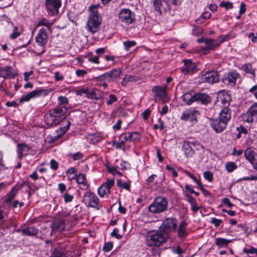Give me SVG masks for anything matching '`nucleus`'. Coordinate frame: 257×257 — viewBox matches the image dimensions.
Here are the masks:
<instances>
[{
	"instance_id": "f257e3e1",
	"label": "nucleus",
	"mask_w": 257,
	"mask_h": 257,
	"mask_svg": "<svg viewBox=\"0 0 257 257\" xmlns=\"http://www.w3.org/2000/svg\"><path fill=\"white\" fill-rule=\"evenodd\" d=\"M67 110L66 107L61 105L49 110L45 117L47 124L49 126H55L59 124L61 121H65V115Z\"/></svg>"
},
{
	"instance_id": "f03ea898",
	"label": "nucleus",
	"mask_w": 257,
	"mask_h": 257,
	"mask_svg": "<svg viewBox=\"0 0 257 257\" xmlns=\"http://www.w3.org/2000/svg\"><path fill=\"white\" fill-rule=\"evenodd\" d=\"M99 5H92L89 7L91 12L86 25L87 30L92 34H94L99 30V27L101 23V18L98 15L97 8Z\"/></svg>"
},
{
	"instance_id": "7ed1b4c3",
	"label": "nucleus",
	"mask_w": 257,
	"mask_h": 257,
	"mask_svg": "<svg viewBox=\"0 0 257 257\" xmlns=\"http://www.w3.org/2000/svg\"><path fill=\"white\" fill-rule=\"evenodd\" d=\"M168 238L169 235L167 234H164L162 231H157L148 234L145 242L148 246L159 247L166 242Z\"/></svg>"
},
{
	"instance_id": "20e7f679",
	"label": "nucleus",
	"mask_w": 257,
	"mask_h": 257,
	"mask_svg": "<svg viewBox=\"0 0 257 257\" xmlns=\"http://www.w3.org/2000/svg\"><path fill=\"white\" fill-rule=\"evenodd\" d=\"M167 199L162 196L156 197L153 202L149 206V211L153 214H159L166 211L168 208Z\"/></svg>"
},
{
	"instance_id": "39448f33",
	"label": "nucleus",
	"mask_w": 257,
	"mask_h": 257,
	"mask_svg": "<svg viewBox=\"0 0 257 257\" xmlns=\"http://www.w3.org/2000/svg\"><path fill=\"white\" fill-rule=\"evenodd\" d=\"M82 202L88 207L99 210L102 206L97 196L90 191H87L84 194Z\"/></svg>"
},
{
	"instance_id": "423d86ee",
	"label": "nucleus",
	"mask_w": 257,
	"mask_h": 257,
	"mask_svg": "<svg viewBox=\"0 0 257 257\" xmlns=\"http://www.w3.org/2000/svg\"><path fill=\"white\" fill-rule=\"evenodd\" d=\"M121 74V69H113L111 70L104 73L99 76L94 77L96 81H106L108 82H112L119 78Z\"/></svg>"
},
{
	"instance_id": "0eeeda50",
	"label": "nucleus",
	"mask_w": 257,
	"mask_h": 257,
	"mask_svg": "<svg viewBox=\"0 0 257 257\" xmlns=\"http://www.w3.org/2000/svg\"><path fill=\"white\" fill-rule=\"evenodd\" d=\"M118 19L126 25H128L136 21L135 14L128 9H121L118 14Z\"/></svg>"
},
{
	"instance_id": "6e6552de",
	"label": "nucleus",
	"mask_w": 257,
	"mask_h": 257,
	"mask_svg": "<svg viewBox=\"0 0 257 257\" xmlns=\"http://www.w3.org/2000/svg\"><path fill=\"white\" fill-rule=\"evenodd\" d=\"M45 4L49 15L56 16L59 14V10L61 6V0H45Z\"/></svg>"
},
{
	"instance_id": "1a4fd4ad",
	"label": "nucleus",
	"mask_w": 257,
	"mask_h": 257,
	"mask_svg": "<svg viewBox=\"0 0 257 257\" xmlns=\"http://www.w3.org/2000/svg\"><path fill=\"white\" fill-rule=\"evenodd\" d=\"M50 91L48 89H44L42 88H39L34 90L26 95H24L22 96L19 100L20 103H23L26 101H29L31 99L33 98L38 97L41 96H46Z\"/></svg>"
},
{
	"instance_id": "9d476101",
	"label": "nucleus",
	"mask_w": 257,
	"mask_h": 257,
	"mask_svg": "<svg viewBox=\"0 0 257 257\" xmlns=\"http://www.w3.org/2000/svg\"><path fill=\"white\" fill-rule=\"evenodd\" d=\"M177 221L173 217L166 218L162 222V232L164 234H168L177 229Z\"/></svg>"
},
{
	"instance_id": "9b49d317",
	"label": "nucleus",
	"mask_w": 257,
	"mask_h": 257,
	"mask_svg": "<svg viewBox=\"0 0 257 257\" xmlns=\"http://www.w3.org/2000/svg\"><path fill=\"white\" fill-rule=\"evenodd\" d=\"M239 77V74L235 71L229 72L225 74L222 78V82L225 85L233 86L236 79Z\"/></svg>"
},
{
	"instance_id": "f8f14e48",
	"label": "nucleus",
	"mask_w": 257,
	"mask_h": 257,
	"mask_svg": "<svg viewBox=\"0 0 257 257\" xmlns=\"http://www.w3.org/2000/svg\"><path fill=\"white\" fill-rule=\"evenodd\" d=\"M243 119L247 122H252L254 119H257V103H254L246 113L242 114Z\"/></svg>"
},
{
	"instance_id": "ddd939ff",
	"label": "nucleus",
	"mask_w": 257,
	"mask_h": 257,
	"mask_svg": "<svg viewBox=\"0 0 257 257\" xmlns=\"http://www.w3.org/2000/svg\"><path fill=\"white\" fill-rule=\"evenodd\" d=\"M153 5L155 11L160 14H165L170 10V7L167 0H154Z\"/></svg>"
},
{
	"instance_id": "4468645a",
	"label": "nucleus",
	"mask_w": 257,
	"mask_h": 257,
	"mask_svg": "<svg viewBox=\"0 0 257 257\" xmlns=\"http://www.w3.org/2000/svg\"><path fill=\"white\" fill-rule=\"evenodd\" d=\"M184 66L180 68V71L185 75L191 74L196 70V65L189 59L183 60Z\"/></svg>"
},
{
	"instance_id": "2eb2a0df",
	"label": "nucleus",
	"mask_w": 257,
	"mask_h": 257,
	"mask_svg": "<svg viewBox=\"0 0 257 257\" xmlns=\"http://www.w3.org/2000/svg\"><path fill=\"white\" fill-rule=\"evenodd\" d=\"M66 221L62 218L55 220L50 225L51 228V235L55 231H63L66 230Z\"/></svg>"
},
{
	"instance_id": "dca6fc26",
	"label": "nucleus",
	"mask_w": 257,
	"mask_h": 257,
	"mask_svg": "<svg viewBox=\"0 0 257 257\" xmlns=\"http://www.w3.org/2000/svg\"><path fill=\"white\" fill-rule=\"evenodd\" d=\"M202 82L209 83H215L218 82L220 79L219 74L216 71H208L202 76Z\"/></svg>"
},
{
	"instance_id": "f3484780",
	"label": "nucleus",
	"mask_w": 257,
	"mask_h": 257,
	"mask_svg": "<svg viewBox=\"0 0 257 257\" xmlns=\"http://www.w3.org/2000/svg\"><path fill=\"white\" fill-rule=\"evenodd\" d=\"M114 185L113 180H107L105 183L102 184L97 189L98 194L100 197H103L105 195L110 194V189Z\"/></svg>"
},
{
	"instance_id": "a211bd4d",
	"label": "nucleus",
	"mask_w": 257,
	"mask_h": 257,
	"mask_svg": "<svg viewBox=\"0 0 257 257\" xmlns=\"http://www.w3.org/2000/svg\"><path fill=\"white\" fill-rule=\"evenodd\" d=\"M244 157L253 166V169L257 170V153L251 148H247L244 151Z\"/></svg>"
},
{
	"instance_id": "6ab92c4d",
	"label": "nucleus",
	"mask_w": 257,
	"mask_h": 257,
	"mask_svg": "<svg viewBox=\"0 0 257 257\" xmlns=\"http://www.w3.org/2000/svg\"><path fill=\"white\" fill-rule=\"evenodd\" d=\"M198 114V112L197 111L188 109L183 112L180 118L181 120L190 121L191 122L194 123L197 122L196 117Z\"/></svg>"
},
{
	"instance_id": "aec40b11",
	"label": "nucleus",
	"mask_w": 257,
	"mask_h": 257,
	"mask_svg": "<svg viewBox=\"0 0 257 257\" xmlns=\"http://www.w3.org/2000/svg\"><path fill=\"white\" fill-rule=\"evenodd\" d=\"M24 185L23 184H17L13 187L11 190L7 194L5 197L4 202L7 204L10 205L13 200L15 198L19 190H20Z\"/></svg>"
},
{
	"instance_id": "412c9836",
	"label": "nucleus",
	"mask_w": 257,
	"mask_h": 257,
	"mask_svg": "<svg viewBox=\"0 0 257 257\" xmlns=\"http://www.w3.org/2000/svg\"><path fill=\"white\" fill-rule=\"evenodd\" d=\"M76 179L77 184L79 185V188L82 190H87L89 187V184L86 179L85 176L83 174L75 175V176L71 177L70 180Z\"/></svg>"
},
{
	"instance_id": "4be33fe9",
	"label": "nucleus",
	"mask_w": 257,
	"mask_h": 257,
	"mask_svg": "<svg viewBox=\"0 0 257 257\" xmlns=\"http://www.w3.org/2000/svg\"><path fill=\"white\" fill-rule=\"evenodd\" d=\"M210 124L215 132L219 133L226 127L227 123L219 118H217L210 119Z\"/></svg>"
},
{
	"instance_id": "5701e85b",
	"label": "nucleus",
	"mask_w": 257,
	"mask_h": 257,
	"mask_svg": "<svg viewBox=\"0 0 257 257\" xmlns=\"http://www.w3.org/2000/svg\"><path fill=\"white\" fill-rule=\"evenodd\" d=\"M16 74L11 66L0 67V77L4 79L14 78Z\"/></svg>"
},
{
	"instance_id": "b1692460",
	"label": "nucleus",
	"mask_w": 257,
	"mask_h": 257,
	"mask_svg": "<svg viewBox=\"0 0 257 257\" xmlns=\"http://www.w3.org/2000/svg\"><path fill=\"white\" fill-rule=\"evenodd\" d=\"M187 223L185 220L182 221L179 224L177 229V235L180 239H184L188 235L187 231Z\"/></svg>"
},
{
	"instance_id": "393cba45",
	"label": "nucleus",
	"mask_w": 257,
	"mask_h": 257,
	"mask_svg": "<svg viewBox=\"0 0 257 257\" xmlns=\"http://www.w3.org/2000/svg\"><path fill=\"white\" fill-rule=\"evenodd\" d=\"M47 35L46 30L44 28L40 29L36 37L37 43L41 46H44L47 43Z\"/></svg>"
},
{
	"instance_id": "a878e982",
	"label": "nucleus",
	"mask_w": 257,
	"mask_h": 257,
	"mask_svg": "<svg viewBox=\"0 0 257 257\" xmlns=\"http://www.w3.org/2000/svg\"><path fill=\"white\" fill-rule=\"evenodd\" d=\"M211 101L210 97L204 93H196V101L200 102L203 104H207Z\"/></svg>"
},
{
	"instance_id": "bb28decb",
	"label": "nucleus",
	"mask_w": 257,
	"mask_h": 257,
	"mask_svg": "<svg viewBox=\"0 0 257 257\" xmlns=\"http://www.w3.org/2000/svg\"><path fill=\"white\" fill-rule=\"evenodd\" d=\"M181 98L185 104L190 105L193 102L196 101V93H186L181 96Z\"/></svg>"
},
{
	"instance_id": "cd10ccee",
	"label": "nucleus",
	"mask_w": 257,
	"mask_h": 257,
	"mask_svg": "<svg viewBox=\"0 0 257 257\" xmlns=\"http://www.w3.org/2000/svg\"><path fill=\"white\" fill-rule=\"evenodd\" d=\"M218 118L227 123L231 118L230 109L227 107L223 108L219 113Z\"/></svg>"
},
{
	"instance_id": "c85d7f7f",
	"label": "nucleus",
	"mask_w": 257,
	"mask_h": 257,
	"mask_svg": "<svg viewBox=\"0 0 257 257\" xmlns=\"http://www.w3.org/2000/svg\"><path fill=\"white\" fill-rule=\"evenodd\" d=\"M167 86L162 88L160 86H154L152 88V91L155 92L156 96L159 98H164L166 95V89Z\"/></svg>"
},
{
	"instance_id": "c756f323",
	"label": "nucleus",
	"mask_w": 257,
	"mask_h": 257,
	"mask_svg": "<svg viewBox=\"0 0 257 257\" xmlns=\"http://www.w3.org/2000/svg\"><path fill=\"white\" fill-rule=\"evenodd\" d=\"M182 149L187 157L191 156L194 153L193 148L192 147L190 141H184Z\"/></svg>"
},
{
	"instance_id": "7c9ffc66",
	"label": "nucleus",
	"mask_w": 257,
	"mask_h": 257,
	"mask_svg": "<svg viewBox=\"0 0 257 257\" xmlns=\"http://www.w3.org/2000/svg\"><path fill=\"white\" fill-rule=\"evenodd\" d=\"M220 42L212 39H207L205 43L206 46L203 48L204 50H214L219 46Z\"/></svg>"
},
{
	"instance_id": "2f4dec72",
	"label": "nucleus",
	"mask_w": 257,
	"mask_h": 257,
	"mask_svg": "<svg viewBox=\"0 0 257 257\" xmlns=\"http://www.w3.org/2000/svg\"><path fill=\"white\" fill-rule=\"evenodd\" d=\"M38 232V229L33 226L24 228L22 230V234L27 236H35L37 235Z\"/></svg>"
},
{
	"instance_id": "473e14b6",
	"label": "nucleus",
	"mask_w": 257,
	"mask_h": 257,
	"mask_svg": "<svg viewBox=\"0 0 257 257\" xmlns=\"http://www.w3.org/2000/svg\"><path fill=\"white\" fill-rule=\"evenodd\" d=\"M231 242V240L220 237L216 238L215 240V243L218 248L226 247Z\"/></svg>"
},
{
	"instance_id": "72a5a7b5",
	"label": "nucleus",
	"mask_w": 257,
	"mask_h": 257,
	"mask_svg": "<svg viewBox=\"0 0 257 257\" xmlns=\"http://www.w3.org/2000/svg\"><path fill=\"white\" fill-rule=\"evenodd\" d=\"M86 97L92 99L98 100L101 97V95L98 89H94L91 91L88 90Z\"/></svg>"
},
{
	"instance_id": "f704fd0d",
	"label": "nucleus",
	"mask_w": 257,
	"mask_h": 257,
	"mask_svg": "<svg viewBox=\"0 0 257 257\" xmlns=\"http://www.w3.org/2000/svg\"><path fill=\"white\" fill-rule=\"evenodd\" d=\"M53 23V22L49 21L46 18H43L38 22L37 26L40 27L41 26H44L47 27L49 29Z\"/></svg>"
},
{
	"instance_id": "c9c22d12",
	"label": "nucleus",
	"mask_w": 257,
	"mask_h": 257,
	"mask_svg": "<svg viewBox=\"0 0 257 257\" xmlns=\"http://www.w3.org/2000/svg\"><path fill=\"white\" fill-rule=\"evenodd\" d=\"M129 139L130 142H137L140 141L141 139V135L140 133L137 132L132 133L128 132Z\"/></svg>"
},
{
	"instance_id": "e433bc0d",
	"label": "nucleus",
	"mask_w": 257,
	"mask_h": 257,
	"mask_svg": "<svg viewBox=\"0 0 257 257\" xmlns=\"http://www.w3.org/2000/svg\"><path fill=\"white\" fill-rule=\"evenodd\" d=\"M242 70L247 73L255 75V69L252 68L250 63L244 64L242 67Z\"/></svg>"
},
{
	"instance_id": "4c0bfd02",
	"label": "nucleus",
	"mask_w": 257,
	"mask_h": 257,
	"mask_svg": "<svg viewBox=\"0 0 257 257\" xmlns=\"http://www.w3.org/2000/svg\"><path fill=\"white\" fill-rule=\"evenodd\" d=\"M237 166L234 162H229L225 164V169L227 172L231 173L237 168Z\"/></svg>"
},
{
	"instance_id": "58836bf2",
	"label": "nucleus",
	"mask_w": 257,
	"mask_h": 257,
	"mask_svg": "<svg viewBox=\"0 0 257 257\" xmlns=\"http://www.w3.org/2000/svg\"><path fill=\"white\" fill-rule=\"evenodd\" d=\"M50 257H66V255L63 251H60L58 248H54Z\"/></svg>"
},
{
	"instance_id": "ea45409f",
	"label": "nucleus",
	"mask_w": 257,
	"mask_h": 257,
	"mask_svg": "<svg viewBox=\"0 0 257 257\" xmlns=\"http://www.w3.org/2000/svg\"><path fill=\"white\" fill-rule=\"evenodd\" d=\"M116 184L118 187L122 188L123 189H124L130 191V183H128V182L122 183V181L121 180L119 179V180H117Z\"/></svg>"
},
{
	"instance_id": "a19ab883",
	"label": "nucleus",
	"mask_w": 257,
	"mask_h": 257,
	"mask_svg": "<svg viewBox=\"0 0 257 257\" xmlns=\"http://www.w3.org/2000/svg\"><path fill=\"white\" fill-rule=\"evenodd\" d=\"M64 201L65 203L70 202L72 201L74 198L73 194L66 191L63 195Z\"/></svg>"
},
{
	"instance_id": "79ce46f5",
	"label": "nucleus",
	"mask_w": 257,
	"mask_h": 257,
	"mask_svg": "<svg viewBox=\"0 0 257 257\" xmlns=\"http://www.w3.org/2000/svg\"><path fill=\"white\" fill-rule=\"evenodd\" d=\"M26 147V145L23 144H18L17 145V153L18 155V157L20 159H21L23 157V152L24 151V148Z\"/></svg>"
},
{
	"instance_id": "37998d69",
	"label": "nucleus",
	"mask_w": 257,
	"mask_h": 257,
	"mask_svg": "<svg viewBox=\"0 0 257 257\" xmlns=\"http://www.w3.org/2000/svg\"><path fill=\"white\" fill-rule=\"evenodd\" d=\"M128 132L122 134L119 137V142L124 144L126 142L130 141Z\"/></svg>"
},
{
	"instance_id": "c03bdc74",
	"label": "nucleus",
	"mask_w": 257,
	"mask_h": 257,
	"mask_svg": "<svg viewBox=\"0 0 257 257\" xmlns=\"http://www.w3.org/2000/svg\"><path fill=\"white\" fill-rule=\"evenodd\" d=\"M136 45V42L134 41H126L123 42V45L124 46L125 49L127 51L130 50V48L135 46Z\"/></svg>"
},
{
	"instance_id": "a18cd8bd",
	"label": "nucleus",
	"mask_w": 257,
	"mask_h": 257,
	"mask_svg": "<svg viewBox=\"0 0 257 257\" xmlns=\"http://www.w3.org/2000/svg\"><path fill=\"white\" fill-rule=\"evenodd\" d=\"M243 252L246 254H257V248L253 247H250L249 248H244Z\"/></svg>"
},
{
	"instance_id": "49530a36",
	"label": "nucleus",
	"mask_w": 257,
	"mask_h": 257,
	"mask_svg": "<svg viewBox=\"0 0 257 257\" xmlns=\"http://www.w3.org/2000/svg\"><path fill=\"white\" fill-rule=\"evenodd\" d=\"M117 100V99L115 95L114 94H110L108 96V99L106 102V104L107 105H110L113 102H116Z\"/></svg>"
},
{
	"instance_id": "de8ad7c7",
	"label": "nucleus",
	"mask_w": 257,
	"mask_h": 257,
	"mask_svg": "<svg viewBox=\"0 0 257 257\" xmlns=\"http://www.w3.org/2000/svg\"><path fill=\"white\" fill-rule=\"evenodd\" d=\"M203 177L206 180H207L209 182H211L213 179V174L210 171L204 172L203 173Z\"/></svg>"
},
{
	"instance_id": "09e8293b",
	"label": "nucleus",
	"mask_w": 257,
	"mask_h": 257,
	"mask_svg": "<svg viewBox=\"0 0 257 257\" xmlns=\"http://www.w3.org/2000/svg\"><path fill=\"white\" fill-rule=\"evenodd\" d=\"M68 17L70 21L74 23L76 25H77V21L78 20L77 17L74 15V14L70 12L68 14Z\"/></svg>"
},
{
	"instance_id": "8fccbe9b",
	"label": "nucleus",
	"mask_w": 257,
	"mask_h": 257,
	"mask_svg": "<svg viewBox=\"0 0 257 257\" xmlns=\"http://www.w3.org/2000/svg\"><path fill=\"white\" fill-rule=\"evenodd\" d=\"M126 78L128 82H138L140 80V78L136 76L126 75Z\"/></svg>"
},
{
	"instance_id": "3c124183",
	"label": "nucleus",
	"mask_w": 257,
	"mask_h": 257,
	"mask_svg": "<svg viewBox=\"0 0 257 257\" xmlns=\"http://www.w3.org/2000/svg\"><path fill=\"white\" fill-rule=\"evenodd\" d=\"M112 243L111 242H108L104 244L103 250L105 252H108L112 249Z\"/></svg>"
},
{
	"instance_id": "603ef678",
	"label": "nucleus",
	"mask_w": 257,
	"mask_h": 257,
	"mask_svg": "<svg viewBox=\"0 0 257 257\" xmlns=\"http://www.w3.org/2000/svg\"><path fill=\"white\" fill-rule=\"evenodd\" d=\"M59 101V105H62V104H67L68 103V99L65 96H60L58 97Z\"/></svg>"
},
{
	"instance_id": "864d4df0",
	"label": "nucleus",
	"mask_w": 257,
	"mask_h": 257,
	"mask_svg": "<svg viewBox=\"0 0 257 257\" xmlns=\"http://www.w3.org/2000/svg\"><path fill=\"white\" fill-rule=\"evenodd\" d=\"M220 6L225 8L226 10L232 9L233 5L231 2H222L220 4Z\"/></svg>"
},
{
	"instance_id": "5fc2aeb1",
	"label": "nucleus",
	"mask_w": 257,
	"mask_h": 257,
	"mask_svg": "<svg viewBox=\"0 0 257 257\" xmlns=\"http://www.w3.org/2000/svg\"><path fill=\"white\" fill-rule=\"evenodd\" d=\"M118 229L115 228L113 229V231L111 233V236L115 237L117 239H120L122 237V235L118 233Z\"/></svg>"
},
{
	"instance_id": "6e6d98bb",
	"label": "nucleus",
	"mask_w": 257,
	"mask_h": 257,
	"mask_svg": "<svg viewBox=\"0 0 257 257\" xmlns=\"http://www.w3.org/2000/svg\"><path fill=\"white\" fill-rule=\"evenodd\" d=\"M190 143H191V145L192 146V147L193 148V149H195L196 150H200V149H203L204 148L197 141H192V142H190Z\"/></svg>"
},
{
	"instance_id": "4d7b16f0",
	"label": "nucleus",
	"mask_w": 257,
	"mask_h": 257,
	"mask_svg": "<svg viewBox=\"0 0 257 257\" xmlns=\"http://www.w3.org/2000/svg\"><path fill=\"white\" fill-rule=\"evenodd\" d=\"M18 28L17 27H15L14 29V31L13 33L11 35V38L12 39H15L17 38L18 36H19L21 34V33L18 31Z\"/></svg>"
},
{
	"instance_id": "13d9d810",
	"label": "nucleus",
	"mask_w": 257,
	"mask_h": 257,
	"mask_svg": "<svg viewBox=\"0 0 257 257\" xmlns=\"http://www.w3.org/2000/svg\"><path fill=\"white\" fill-rule=\"evenodd\" d=\"M76 169L74 167H72V168H69L67 170L66 173H67V175H68L69 179H70V178H71L70 177V175L73 174V175H74L73 176H75V175H77L76 174Z\"/></svg>"
},
{
	"instance_id": "bf43d9fd",
	"label": "nucleus",
	"mask_w": 257,
	"mask_h": 257,
	"mask_svg": "<svg viewBox=\"0 0 257 257\" xmlns=\"http://www.w3.org/2000/svg\"><path fill=\"white\" fill-rule=\"evenodd\" d=\"M50 167L52 170H56L58 168V163L55 160L52 159L50 161Z\"/></svg>"
},
{
	"instance_id": "052dcab7",
	"label": "nucleus",
	"mask_w": 257,
	"mask_h": 257,
	"mask_svg": "<svg viewBox=\"0 0 257 257\" xmlns=\"http://www.w3.org/2000/svg\"><path fill=\"white\" fill-rule=\"evenodd\" d=\"M237 227L243 230L244 233L246 234L247 236H248V235L250 234V233L248 231V227H246V225L240 224L238 225Z\"/></svg>"
},
{
	"instance_id": "680f3d73",
	"label": "nucleus",
	"mask_w": 257,
	"mask_h": 257,
	"mask_svg": "<svg viewBox=\"0 0 257 257\" xmlns=\"http://www.w3.org/2000/svg\"><path fill=\"white\" fill-rule=\"evenodd\" d=\"M222 202L226 205L228 207L231 208L233 204L230 201L228 198H224L222 199Z\"/></svg>"
},
{
	"instance_id": "e2e57ef3",
	"label": "nucleus",
	"mask_w": 257,
	"mask_h": 257,
	"mask_svg": "<svg viewBox=\"0 0 257 257\" xmlns=\"http://www.w3.org/2000/svg\"><path fill=\"white\" fill-rule=\"evenodd\" d=\"M210 222L212 224H214L215 226L218 227L222 222V220L221 219H217L216 218H213L211 219Z\"/></svg>"
},
{
	"instance_id": "0e129e2a",
	"label": "nucleus",
	"mask_w": 257,
	"mask_h": 257,
	"mask_svg": "<svg viewBox=\"0 0 257 257\" xmlns=\"http://www.w3.org/2000/svg\"><path fill=\"white\" fill-rule=\"evenodd\" d=\"M166 169L167 170L171 171L172 174V176L173 177H176L178 176L177 172L171 166L169 165H167L166 167Z\"/></svg>"
},
{
	"instance_id": "69168bd1",
	"label": "nucleus",
	"mask_w": 257,
	"mask_h": 257,
	"mask_svg": "<svg viewBox=\"0 0 257 257\" xmlns=\"http://www.w3.org/2000/svg\"><path fill=\"white\" fill-rule=\"evenodd\" d=\"M59 190L61 194H64L66 190V185L63 183H59L58 184Z\"/></svg>"
},
{
	"instance_id": "338daca9",
	"label": "nucleus",
	"mask_w": 257,
	"mask_h": 257,
	"mask_svg": "<svg viewBox=\"0 0 257 257\" xmlns=\"http://www.w3.org/2000/svg\"><path fill=\"white\" fill-rule=\"evenodd\" d=\"M172 251L174 253H176L180 255L182 254V253H183L184 252V251L181 248L180 246H177L176 248H173Z\"/></svg>"
},
{
	"instance_id": "774afa93",
	"label": "nucleus",
	"mask_w": 257,
	"mask_h": 257,
	"mask_svg": "<svg viewBox=\"0 0 257 257\" xmlns=\"http://www.w3.org/2000/svg\"><path fill=\"white\" fill-rule=\"evenodd\" d=\"M82 154L80 152H77L72 155L73 159L74 160H80L82 158Z\"/></svg>"
}]
</instances>
